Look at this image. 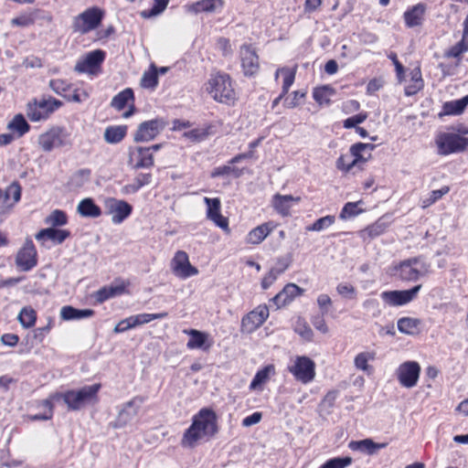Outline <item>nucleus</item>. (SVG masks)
Masks as SVG:
<instances>
[{
	"label": "nucleus",
	"mask_w": 468,
	"mask_h": 468,
	"mask_svg": "<svg viewBox=\"0 0 468 468\" xmlns=\"http://www.w3.org/2000/svg\"><path fill=\"white\" fill-rule=\"evenodd\" d=\"M334 94L335 90L329 85L315 87L313 90V98L319 105H329Z\"/></svg>",
	"instance_id": "e433bc0d"
},
{
	"label": "nucleus",
	"mask_w": 468,
	"mask_h": 468,
	"mask_svg": "<svg viewBox=\"0 0 468 468\" xmlns=\"http://www.w3.org/2000/svg\"><path fill=\"white\" fill-rule=\"evenodd\" d=\"M282 272V270L271 269L270 271L261 280L262 289H268L277 280L278 276Z\"/></svg>",
	"instance_id": "338daca9"
},
{
	"label": "nucleus",
	"mask_w": 468,
	"mask_h": 468,
	"mask_svg": "<svg viewBox=\"0 0 468 468\" xmlns=\"http://www.w3.org/2000/svg\"><path fill=\"white\" fill-rule=\"evenodd\" d=\"M151 181V173H141L134 178V182L128 186V187H130L133 192H136L143 186L149 185Z\"/></svg>",
	"instance_id": "052dcab7"
},
{
	"label": "nucleus",
	"mask_w": 468,
	"mask_h": 468,
	"mask_svg": "<svg viewBox=\"0 0 468 468\" xmlns=\"http://www.w3.org/2000/svg\"><path fill=\"white\" fill-rule=\"evenodd\" d=\"M165 127V122L159 118L145 121L142 122L135 133V142H149L154 140Z\"/></svg>",
	"instance_id": "4468645a"
},
{
	"label": "nucleus",
	"mask_w": 468,
	"mask_h": 468,
	"mask_svg": "<svg viewBox=\"0 0 468 468\" xmlns=\"http://www.w3.org/2000/svg\"><path fill=\"white\" fill-rule=\"evenodd\" d=\"M127 125H111L105 129L104 140L109 144H118L127 135Z\"/></svg>",
	"instance_id": "2f4dec72"
},
{
	"label": "nucleus",
	"mask_w": 468,
	"mask_h": 468,
	"mask_svg": "<svg viewBox=\"0 0 468 468\" xmlns=\"http://www.w3.org/2000/svg\"><path fill=\"white\" fill-rule=\"evenodd\" d=\"M450 192V186H443L440 189L433 190L430 193L429 197L422 200L421 207H428L440 200L443 196L448 194Z\"/></svg>",
	"instance_id": "5fc2aeb1"
},
{
	"label": "nucleus",
	"mask_w": 468,
	"mask_h": 468,
	"mask_svg": "<svg viewBox=\"0 0 468 468\" xmlns=\"http://www.w3.org/2000/svg\"><path fill=\"white\" fill-rule=\"evenodd\" d=\"M276 227L277 224L273 221H268L255 227L248 233L247 243L251 245L261 244Z\"/></svg>",
	"instance_id": "5701e85b"
},
{
	"label": "nucleus",
	"mask_w": 468,
	"mask_h": 468,
	"mask_svg": "<svg viewBox=\"0 0 468 468\" xmlns=\"http://www.w3.org/2000/svg\"><path fill=\"white\" fill-rule=\"evenodd\" d=\"M352 159L353 157L350 155V154H342L335 162L336 168L345 174L350 172L351 169L356 166V165H351Z\"/></svg>",
	"instance_id": "bf43d9fd"
},
{
	"label": "nucleus",
	"mask_w": 468,
	"mask_h": 468,
	"mask_svg": "<svg viewBox=\"0 0 468 468\" xmlns=\"http://www.w3.org/2000/svg\"><path fill=\"white\" fill-rule=\"evenodd\" d=\"M362 201L358 202H347L342 207V210L339 214V218L343 220H346L347 218L356 217L363 212V209L358 207V205Z\"/></svg>",
	"instance_id": "864d4df0"
},
{
	"label": "nucleus",
	"mask_w": 468,
	"mask_h": 468,
	"mask_svg": "<svg viewBox=\"0 0 468 468\" xmlns=\"http://www.w3.org/2000/svg\"><path fill=\"white\" fill-rule=\"evenodd\" d=\"M385 232V226L375 222L360 231V236L364 240L375 239Z\"/></svg>",
	"instance_id": "8fccbe9b"
},
{
	"label": "nucleus",
	"mask_w": 468,
	"mask_h": 468,
	"mask_svg": "<svg viewBox=\"0 0 468 468\" xmlns=\"http://www.w3.org/2000/svg\"><path fill=\"white\" fill-rule=\"evenodd\" d=\"M17 319L24 328H31L36 324L37 314L31 306H25L20 310Z\"/></svg>",
	"instance_id": "ea45409f"
},
{
	"label": "nucleus",
	"mask_w": 468,
	"mask_h": 468,
	"mask_svg": "<svg viewBox=\"0 0 468 468\" xmlns=\"http://www.w3.org/2000/svg\"><path fill=\"white\" fill-rule=\"evenodd\" d=\"M170 269L173 274L181 280L198 274V269L191 264L189 256L185 250L176 251L170 261Z\"/></svg>",
	"instance_id": "9b49d317"
},
{
	"label": "nucleus",
	"mask_w": 468,
	"mask_h": 468,
	"mask_svg": "<svg viewBox=\"0 0 468 468\" xmlns=\"http://www.w3.org/2000/svg\"><path fill=\"white\" fill-rule=\"evenodd\" d=\"M466 51H468V41L461 39L459 42L452 46L448 50L444 52V57L448 58H455V66H459L462 61L463 55Z\"/></svg>",
	"instance_id": "4c0bfd02"
},
{
	"label": "nucleus",
	"mask_w": 468,
	"mask_h": 468,
	"mask_svg": "<svg viewBox=\"0 0 468 468\" xmlns=\"http://www.w3.org/2000/svg\"><path fill=\"white\" fill-rule=\"evenodd\" d=\"M388 273L390 276L400 279V280H409L410 279V260H405L401 261L399 264L394 265L389 268Z\"/></svg>",
	"instance_id": "49530a36"
},
{
	"label": "nucleus",
	"mask_w": 468,
	"mask_h": 468,
	"mask_svg": "<svg viewBox=\"0 0 468 468\" xmlns=\"http://www.w3.org/2000/svg\"><path fill=\"white\" fill-rule=\"evenodd\" d=\"M294 331L306 341H312L314 333L304 318L299 317L294 324Z\"/></svg>",
	"instance_id": "09e8293b"
},
{
	"label": "nucleus",
	"mask_w": 468,
	"mask_h": 468,
	"mask_svg": "<svg viewBox=\"0 0 468 468\" xmlns=\"http://www.w3.org/2000/svg\"><path fill=\"white\" fill-rule=\"evenodd\" d=\"M16 265L23 271H29L37 265V250L30 238L26 239L16 256Z\"/></svg>",
	"instance_id": "f8f14e48"
},
{
	"label": "nucleus",
	"mask_w": 468,
	"mask_h": 468,
	"mask_svg": "<svg viewBox=\"0 0 468 468\" xmlns=\"http://www.w3.org/2000/svg\"><path fill=\"white\" fill-rule=\"evenodd\" d=\"M380 297L388 306H401L410 303V290L384 291Z\"/></svg>",
	"instance_id": "bb28decb"
},
{
	"label": "nucleus",
	"mask_w": 468,
	"mask_h": 468,
	"mask_svg": "<svg viewBox=\"0 0 468 468\" xmlns=\"http://www.w3.org/2000/svg\"><path fill=\"white\" fill-rule=\"evenodd\" d=\"M169 0H154V5L150 9L142 11L141 15L144 18L161 14L167 6Z\"/></svg>",
	"instance_id": "6e6d98bb"
},
{
	"label": "nucleus",
	"mask_w": 468,
	"mask_h": 468,
	"mask_svg": "<svg viewBox=\"0 0 468 468\" xmlns=\"http://www.w3.org/2000/svg\"><path fill=\"white\" fill-rule=\"evenodd\" d=\"M387 443H377L371 439H364L361 441H351L348 447L352 451H360L369 455L376 453L378 450L385 448Z\"/></svg>",
	"instance_id": "cd10ccee"
},
{
	"label": "nucleus",
	"mask_w": 468,
	"mask_h": 468,
	"mask_svg": "<svg viewBox=\"0 0 468 468\" xmlns=\"http://www.w3.org/2000/svg\"><path fill=\"white\" fill-rule=\"evenodd\" d=\"M135 96L132 88H126L117 93L111 101V106L116 111H122L126 106L128 110L122 113L123 118H129L135 112Z\"/></svg>",
	"instance_id": "a211bd4d"
},
{
	"label": "nucleus",
	"mask_w": 468,
	"mask_h": 468,
	"mask_svg": "<svg viewBox=\"0 0 468 468\" xmlns=\"http://www.w3.org/2000/svg\"><path fill=\"white\" fill-rule=\"evenodd\" d=\"M438 154L449 155L463 152L468 148V138L455 133L441 132L435 137Z\"/></svg>",
	"instance_id": "6e6552de"
},
{
	"label": "nucleus",
	"mask_w": 468,
	"mask_h": 468,
	"mask_svg": "<svg viewBox=\"0 0 468 468\" xmlns=\"http://www.w3.org/2000/svg\"><path fill=\"white\" fill-rule=\"evenodd\" d=\"M204 86L206 92L218 103L234 106L239 100L235 82L227 72L211 73Z\"/></svg>",
	"instance_id": "f03ea898"
},
{
	"label": "nucleus",
	"mask_w": 468,
	"mask_h": 468,
	"mask_svg": "<svg viewBox=\"0 0 468 468\" xmlns=\"http://www.w3.org/2000/svg\"><path fill=\"white\" fill-rule=\"evenodd\" d=\"M375 148V145L368 143H356L350 146L349 153L353 157L352 164L358 165L365 164L371 157V151Z\"/></svg>",
	"instance_id": "b1692460"
},
{
	"label": "nucleus",
	"mask_w": 468,
	"mask_h": 468,
	"mask_svg": "<svg viewBox=\"0 0 468 468\" xmlns=\"http://www.w3.org/2000/svg\"><path fill=\"white\" fill-rule=\"evenodd\" d=\"M105 58L106 52L102 49L90 51L76 62L74 70L79 74L98 76L102 71Z\"/></svg>",
	"instance_id": "1a4fd4ad"
},
{
	"label": "nucleus",
	"mask_w": 468,
	"mask_h": 468,
	"mask_svg": "<svg viewBox=\"0 0 468 468\" xmlns=\"http://www.w3.org/2000/svg\"><path fill=\"white\" fill-rule=\"evenodd\" d=\"M55 399H51V394L47 399L42 401L43 406L46 408V411L44 413H37L35 415H30L29 419L31 420H48L53 417L54 405L53 402Z\"/></svg>",
	"instance_id": "3c124183"
},
{
	"label": "nucleus",
	"mask_w": 468,
	"mask_h": 468,
	"mask_svg": "<svg viewBox=\"0 0 468 468\" xmlns=\"http://www.w3.org/2000/svg\"><path fill=\"white\" fill-rule=\"evenodd\" d=\"M69 222L68 215L61 209L53 210L46 218L45 223L52 228H59Z\"/></svg>",
	"instance_id": "79ce46f5"
},
{
	"label": "nucleus",
	"mask_w": 468,
	"mask_h": 468,
	"mask_svg": "<svg viewBox=\"0 0 468 468\" xmlns=\"http://www.w3.org/2000/svg\"><path fill=\"white\" fill-rule=\"evenodd\" d=\"M368 117L367 112H361L356 115H353L343 122V126L346 129L356 128L357 125L364 122Z\"/></svg>",
	"instance_id": "680f3d73"
},
{
	"label": "nucleus",
	"mask_w": 468,
	"mask_h": 468,
	"mask_svg": "<svg viewBox=\"0 0 468 468\" xmlns=\"http://www.w3.org/2000/svg\"><path fill=\"white\" fill-rule=\"evenodd\" d=\"M207 204V218L211 220L217 227L220 228L226 232H229V218L221 214V202L218 197H204Z\"/></svg>",
	"instance_id": "f3484780"
},
{
	"label": "nucleus",
	"mask_w": 468,
	"mask_h": 468,
	"mask_svg": "<svg viewBox=\"0 0 468 468\" xmlns=\"http://www.w3.org/2000/svg\"><path fill=\"white\" fill-rule=\"evenodd\" d=\"M30 125L25 116L21 113L16 114L8 122L7 129L16 133L18 137H22L30 131Z\"/></svg>",
	"instance_id": "72a5a7b5"
},
{
	"label": "nucleus",
	"mask_w": 468,
	"mask_h": 468,
	"mask_svg": "<svg viewBox=\"0 0 468 468\" xmlns=\"http://www.w3.org/2000/svg\"><path fill=\"white\" fill-rule=\"evenodd\" d=\"M274 374L275 367L273 364H269L262 367L261 369L258 370L250 384V389H261V386L264 385L269 380L271 375Z\"/></svg>",
	"instance_id": "c756f323"
},
{
	"label": "nucleus",
	"mask_w": 468,
	"mask_h": 468,
	"mask_svg": "<svg viewBox=\"0 0 468 468\" xmlns=\"http://www.w3.org/2000/svg\"><path fill=\"white\" fill-rule=\"evenodd\" d=\"M397 376L402 386L410 388V361H406L399 366Z\"/></svg>",
	"instance_id": "e2e57ef3"
},
{
	"label": "nucleus",
	"mask_w": 468,
	"mask_h": 468,
	"mask_svg": "<svg viewBox=\"0 0 468 468\" xmlns=\"http://www.w3.org/2000/svg\"><path fill=\"white\" fill-rule=\"evenodd\" d=\"M183 333L189 336L186 347L189 350L200 349L208 352L213 346L214 341L209 334L197 329H184Z\"/></svg>",
	"instance_id": "6ab92c4d"
},
{
	"label": "nucleus",
	"mask_w": 468,
	"mask_h": 468,
	"mask_svg": "<svg viewBox=\"0 0 468 468\" xmlns=\"http://www.w3.org/2000/svg\"><path fill=\"white\" fill-rule=\"evenodd\" d=\"M336 292L339 295L344 298L348 299H356V288L348 283H339L336 286Z\"/></svg>",
	"instance_id": "69168bd1"
},
{
	"label": "nucleus",
	"mask_w": 468,
	"mask_h": 468,
	"mask_svg": "<svg viewBox=\"0 0 468 468\" xmlns=\"http://www.w3.org/2000/svg\"><path fill=\"white\" fill-rule=\"evenodd\" d=\"M426 5L418 4L411 7V27L420 26L424 20Z\"/></svg>",
	"instance_id": "13d9d810"
},
{
	"label": "nucleus",
	"mask_w": 468,
	"mask_h": 468,
	"mask_svg": "<svg viewBox=\"0 0 468 468\" xmlns=\"http://www.w3.org/2000/svg\"><path fill=\"white\" fill-rule=\"evenodd\" d=\"M54 327V319L52 317H49L48 319L47 325L43 327H38L34 330V338L37 340L39 343H42L47 336L48 334H49L50 330Z\"/></svg>",
	"instance_id": "0e129e2a"
},
{
	"label": "nucleus",
	"mask_w": 468,
	"mask_h": 468,
	"mask_svg": "<svg viewBox=\"0 0 468 468\" xmlns=\"http://www.w3.org/2000/svg\"><path fill=\"white\" fill-rule=\"evenodd\" d=\"M374 359V352H361L356 356L354 359V364L357 369H360L364 372H370L372 368L368 365V362L373 361Z\"/></svg>",
	"instance_id": "a18cd8bd"
},
{
	"label": "nucleus",
	"mask_w": 468,
	"mask_h": 468,
	"mask_svg": "<svg viewBox=\"0 0 468 468\" xmlns=\"http://www.w3.org/2000/svg\"><path fill=\"white\" fill-rule=\"evenodd\" d=\"M269 308L266 304H260L249 312L241 319V329L252 333L260 328L269 317Z\"/></svg>",
	"instance_id": "ddd939ff"
},
{
	"label": "nucleus",
	"mask_w": 468,
	"mask_h": 468,
	"mask_svg": "<svg viewBox=\"0 0 468 468\" xmlns=\"http://www.w3.org/2000/svg\"><path fill=\"white\" fill-rule=\"evenodd\" d=\"M133 206L122 199L112 198L108 203V214L115 225L122 223L133 213Z\"/></svg>",
	"instance_id": "aec40b11"
},
{
	"label": "nucleus",
	"mask_w": 468,
	"mask_h": 468,
	"mask_svg": "<svg viewBox=\"0 0 468 468\" xmlns=\"http://www.w3.org/2000/svg\"><path fill=\"white\" fill-rule=\"evenodd\" d=\"M262 139L263 137H259L256 140L250 142L249 144V151L236 154L230 160H229V163L230 165H234L245 159H257L258 156L256 154L255 149L261 144Z\"/></svg>",
	"instance_id": "a19ab883"
},
{
	"label": "nucleus",
	"mask_w": 468,
	"mask_h": 468,
	"mask_svg": "<svg viewBox=\"0 0 468 468\" xmlns=\"http://www.w3.org/2000/svg\"><path fill=\"white\" fill-rule=\"evenodd\" d=\"M77 211L81 217L85 218H99L102 211L94 200L90 197H86L80 201Z\"/></svg>",
	"instance_id": "c85d7f7f"
},
{
	"label": "nucleus",
	"mask_w": 468,
	"mask_h": 468,
	"mask_svg": "<svg viewBox=\"0 0 468 468\" xmlns=\"http://www.w3.org/2000/svg\"><path fill=\"white\" fill-rule=\"evenodd\" d=\"M105 17V11L99 6L85 9L73 18L72 29L75 33L86 35L101 25Z\"/></svg>",
	"instance_id": "423d86ee"
},
{
	"label": "nucleus",
	"mask_w": 468,
	"mask_h": 468,
	"mask_svg": "<svg viewBox=\"0 0 468 468\" xmlns=\"http://www.w3.org/2000/svg\"><path fill=\"white\" fill-rule=\"evenodd\" d=\"M218 432V416L211 408H202L193 415L190 426L184 431L180 444L193 449L201 441H208Z\"/></svg>",
	"instance_id": "f257e3e1"
},
{
	"label": "nucleus",
	"mask_w": 468,
	"mask_h": 468,
	"mask_svg": "<svg viewBox=\"0 0 468 468\" xmlns=\"http://www.w3.org/2000/svg\"><path fill=\"white\" fill-rule=\"evenodd\" d=\"M235 165L236 164L230 165L228 162V165L217 166L211 171L210 176L212 178L221 177V176H231L235 178H239L244 175L245 169L239 168V167L236 166Z\"/></svg>",
	"instance_id": "473e14b6"
},
{
	"label": "nucleus",
	"mask_w": 468,
	"mask_h": 468,
	"mask_svg": "<svg viewBox=\"0 0 468 468\" xmlns=\"http://www.w3.org/2000/svg\"><path fill=\"white\" fill-rule=\"evenodd\" d=\"M225 5L224 0H199L186 6L190 13H212L218 9H222Z\"/></svg>",
	"instance_id": "393cba45"
},
{
	"label": "nucleus",
	"mask_w": 468,
	"mask_h": 468,
	"mask_svg": "<svg viewBox=\"0 0 468 468\" xmlns=\"http://www.w3.org/2000/svg\"><path fill=\"white\" fill-rule=\"evenodd\" d=\"M128 164L134 169L152 167L154 165L152 148L131 147L128 154Z\"/></svg>",
	"instance_id": "dca6fc26"
},
{
	"label": "nucleus",
	"mask_w": 468,
	"mask_h": 468,
	"mask_svg": "<svg viewBox=\"0 0 468 468\" xmlns=\"http://www.w3.org/2000/svg\"><path fill=\"white\" fill-rule=\"evenodd\" d=\"M280 75L282 76V91H283V94H287L295 80L296 69H291L288 67L279 68L274 75L275 80H278Z\"/></svg>",
	"instance_id": "c9c22d12"
},
{
	"label": "nucleus",
	"mask_w": 468,
	"mask_h": 468,
	"mask_svg": "<svg viewBox=\"0 0 468 468\" xmlns=\"http://www.w3.org/2000/svg\"><path fill=\"white\" fill-rule=\"evenodd\" d=\"M159 83L158 68L151 64L148 70H145L141 78L140 85L144 89L154 90Z\"/></svg>",
	"instance_id": "f704fd0d"
},
{
	"label": "nucleus",
	"mask_w": 468,
	"mask_h": 468,
	"mask_svg": "<svg viewBox=\"0 0 468 468\" xmlns=\"http://www.w3.org/2000/svg\"><path fill=\"white\" fill-rule=\"evenodd\" d=\"M38 12L37 9H34L29 12H23L19 16L11 19L10 24L12 27H28L36 23V15Z\"/></svg>",
	"instance_id": "58836bf2"
},
{
	"label": "nucleus",
	"mask_w": 468,
	"mask_h": 468,
	"mask_svg": "<svg viewBox=\"0 0 468 468\" xmlns=\"http://www.w3.org/2000/svg\"><path fill=\"white\" fill-rule=\"evenodd\" d=\"M168 316V314L166 312L163 313H156V314H139L136 315H131L130 321H132V325L134 327L138 325H142L147 323L152 322L155 319H163Z\"/></svg>",
	"instance_id": "37998d69"
},
{
	"label": "nucleus",
	"mask_w": 468,
	"mask_h": 468,
	"mask_svg": "<svg viewBox=\"0 0 468 468\" xmlns=\"http://www.w3.org/2000/svg\"><path fill=\"white\" fill-rule=\"evenodd\" d=\"M468 106V95L459 99L446 101L442 104L441 111L438 113L439 118L448 115H460Z\"/></svg>",
	"instance_id": "a878e982"
},
{
	"label": "nucleus",
	"mask_w": 468,
	"mask_h": 468,
	"mask_svg": "<svg viewBox=\"0 0 468 468\" xmlns=\"http://www.w3.org/2000/svg\"><path fill=\"white\" fill-rule=\"evenodd\" d=\"M301 201L300 197H293L292 195L275 194L271 198V206L273 209L282 217H288L291 215V209L294 203Z\"/></svg>",
	"instance_id": "4be33fe9"
},
{
	"label": "nucleus",
	"mask_w": 468,
	"mask_h": 468,
	"mask_svg": "<svg viewBox=\"0 0 468 468\" xmlns=\"http://www.w3.org/2000/svg\"><path fill=\"white\" fill-rule=\"evenodd\" d=\"M3 192L5 202H8L12 198L11 205H15L21 199L22 187L19 182L14 181Z\"/></svg>",
	"instance_id": "de8ad7c7"
},
{
	"label": "nucleus",
	"mask_w": 468,
	"mask_h": 468,
	"mask_svg": "<svg viewBox=\"0 0 468 468\" xmlns=\"http://www.w3.org/2000/svg\"><path fill=\"white\" fill-rule=\"evenodd\" d=\"M294 379L303 385L313 382L316 376L315 362L306 356H296L287 367Z\"/></svg>",
	"instance_id": "0eeeda50"
},
{
	"label": "nucleus",
	"mask_w": 468,
	"mask_h": 468,
	"mask_svg": "<svg viewBox=\"0 0 468 468\" xmlns=\"http://www.w3.org/2000/svg\"><path fill=\"white\" fill-rule=\"evenodd\" d=\"M352 461L349 456L335 457L327 460L319 468H346L352 463Z\"/></svg>",
	"instance_id": "4d7b16f0"
},
{
	"label": "nucleus",
	"mask_w": 468,
	"mask_h": 468,
	"mask_svg": "<svg viewBox=\"0 0 468 468\" xmlns=\"http://www.w3.org/2000/svg\"><path fill=\"white\" fill-rule=\"evenodd\" d=\"M50 89L65 98L68 101L80 103L89 99V92L82 88H74L73 84L63 79H54L49 81Z\"/></svg>",
	"instance_id": "9d476101"
},
{
	"label": "nucleus",
	"mask_w": 468,
	"mask_h": 468,
	"mask_svg": "<svg viewBox=\"0 0 468 468\" xmlns=\"http://www.w3.org/2000/svg\"><path fill=\"white\" fill-rule=\"evenodd\" d=\"M95 312L92 309H76L72 306L66 305L60 310V316L63 320L82 319L93 316Z\"/></svg>",
	"instance_id": "7c9ffc66"
},
{
	"label": "nucleus",
	"mask_w": 468,
	"mask_h": 468,
	"mask_svg": "<svg viewBox=\"0 0 468 468\" xmlns=\"http://www.w3.org/2000/svg\"><path fill=\"white\" fill-rule=\"evenodd\" d=\"M242 72L246 77H254L260 70L259 56L253 47L244 44L240 47Z\"/></svg>",
	"instance_id": "2eb2a0df"
},
{
	"label": "nucleus",
	"mask_w": 468,
	"mask_h": 468,
	"mask_svg": "<svg viewBox=\"0 0 468 468\" xmlns=\"http://www.w3.org/2000/svg\"><path fill=\"white\" fill-rule=\"evenodd\" d=\"M335 222L334 215H327L316 219L313 224L306 227L307 231H322Z\"/></svg>",
	"instance_id": "603ef678"
},
{
	"label": "nucleus",
	"mask_w": 468,
	"mask_h": 468,
	"mask_svg": "<svg viewBox=\"0 0 468 468\" xmlns=\"http://www.w3.org/2000/svg\"><path fill=\"white\" fill-rule=\"evenodd\" d=\"M324 316V314H323L321 315H314L312 317L311 322L316 330L322 334H326L328 333V326Z\"/></svg>",
	"instance_id": "774afa93"
},
{
	"label": "nucleus",
	"mask_w": 468,
	"mask_h": 468,
	"mask_svg": "<svg viewBox=\"0 0 468 468\" xmlns=\"http://www.w3.org/2000/svg\"><path fill=\"white\" fill-rule=\"evenodd\" d=\"M62 106L63 101L51 95L33 98L27 103V117L32 122H46Z\"/></svg>",
	"instance_id": "20e7f679"
},
{
	"label": "nucleus",
	"mask_w": 468,
	"mask_h": 468,
	"mask_svg": "<svg viewBox=\"0 0 468 468\" xmlns=\"http://www.w3.org/2000/svg\"><path fill=\"white\" fill-rule=\"evenodd\" d=\"M213 126L211 124L205 125L204 127H198L192 129L188 132L184 133V136L190 139L192 142L204 141L212 133Z\"/></svg>",
	"instance_id": "c03bdc74"
},
{
	"label": "nucleus",
	"mask_w": 468,
	"mask_h": 468,
	"mask_svg": "<svg viewBox=\"0 0 468 468\" xmlns=\"http://www.w3.org/2000/svg\"><path fill=\"white\" fill-rule=\"evenodd\" d=\"M39 148L49 153L54 149L69 147L72 145L71 133L65 126L51 125L37 139Z\"/></svg>",
	"instance_id": "39448f33"
},
{
	"label": "nucleus",
	"mask_w": 468,
	"mask_h": 468,
	"mask_svg": "<svg viewBox=\"0 0 468 468\" xmlns=\"http://www.w3.org/2000/svg\"><path fill=\"white\" fill-rule=\"evenodd\" d=\"M101 388L100 383L84 386L79 389H69L65 392H55L51 399L56 401L63 400L69 411H78L87 404H96L99 401V391Z\"/></svg>",
	"instance_id": "7ed1b4c3"
},
{
	"label": "nucleus",
	"mask_w": 468,
	"mask_h": 468,
	"mask_svg": "<svg viewBox=\"0 0 468 468\" xmlns=\"http://www.w3.org/2000/svg\"><path fill=\"white\" fill-rule=\"evenodd\" d=\"M70 236L71 232L69 229L49 227L40 229L35 235V238L42 245H44L47 240L52 241L55 245H59Z\"/></svg>",
	"instance_id": "412c9836"
}]
</instances>
